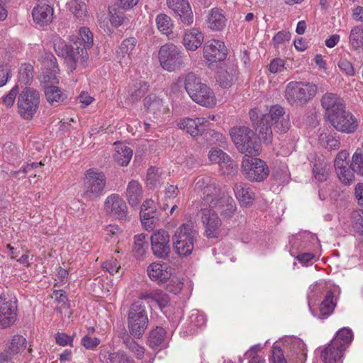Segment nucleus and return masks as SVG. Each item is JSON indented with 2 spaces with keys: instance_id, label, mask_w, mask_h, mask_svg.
<instances>
[{
  "instance_id": "obj_1",
  "label": "nucleus",
  "mask_w": 363,
  "mask_h": 363,
  "mask_svg": "<svg viewBox=\"0 0 363 363\" xmlns=\"http://www.w3.org/2000/svg\"><path fill=\"white\" fill-rule=\"evenodd\" d=\"M194 190L202 193V198L208 207L201 209V221L203 234L208 239H217L224 235L223 223L215 209L224 218H231L236 211L234 199L221 189L215 178L208 176L198 177Z\"/></svg>"
},
{
  "instance_id": "obj_2",
  "label": "nucleus",
  "mask_w": 363,
  "mask_h": 363,
  "mask_svg": "<svg viewBox=\"0 0 363 363\" xmlns=\"http://www.w3.org/2000/svg\"><path fill=\"white\" fill-rule=\"evenodd\" d=\"M321 104L325 117L337 130L352 133L357 130V120L352 113L346 111L342 99L335 94L326 93L321 99Z\"/></svg>"
},
{
  "instance_id": "obj_3",
  "label": "nucleus",
  "mask_w": 363,
  "mask_h": 363,
  "mask_svg": "<svg viewBox=\"0 0 363 363\" xmlns=\"http://www.w3.org/2000/svg\"><path fill=\"white\" fill-rule=\"evenodd\" d=\"M184 84L187 94L196 104L206 108L216 105L217 99L213 91L193 72L186 74Z\"/></svg>"
},
{
  "instance_id": "obj_4",
  "label": "nucleus",
  "mask_w": 363,
  "mask_h": 363,
  "mask_svg": "<svg viewBox=\"0 0 363 363\" xmlns=\"http://www.w3.org/2000/svg\"><path fill=\"white\" fill-rule=\"evenodd\" d=\"M199 232L192 222L184 223L175 231L172 242L175 252L180 256L191 254Z\"/></svg>"
},
{
  "instance_id": "obj_5",
  "label": "nucleus",
  "mask_w": 363,
  "mask_h": 363,
  "mask_svg": "<svg viewBox=\"0 0 363 363\" xmlns=\"http://www.w3.org/2000/svg\"><path fill=\"white\" fill-rule=\"evenodd\" d=\"M317 90L313 83L294 81L286 85L285 98L292 106H303L315 97Z\"/></svg>"
},
{
  "instance_id": "obj_6",
  "label": "nucleus",
  "mask_w": 363,
  "mask_h": 363,
  "mask_svg": "<svg viewBox=\"0 0 363 363\" xmlns=\"http://www.w3.org/2000/svg\"><path fill=\"white\" fill-rule=\"evenodd\" d=\"M230 135L238 150L243 153L258 155L259 145L255 133L247 126H235L230 130Z\"/></svg>"
},
{
  "instance_id": "obj_7",
  "label": "nucleus",
  "mask_w": 363,
  "mask_h": 363,
  "mask_svg": "<svg viewBox=\"0 0 363 363\" xmlns=\"http://www.w3.org/2000/svg\"><path fill=\"white\" fill-rule=\"evenodd\" d=\"M40 104V94L38 91L26 87L17 98L18 113L24 120H31L37 113Z\"/></svg>"
},
{
  "instance_id": "obj_8",
  "label": "nucleus",
  "mask_w": 363,
  "mask_h": 363,
  "mask_svg": "<svg viewBox=\"0 0 363 363\" xmlns=\"http://www.w3.org/2000/svg\"><path fill=\"white\" fill-rule=\"evenodd\" d=\"M148 325L147 314L145 305L137 301L133 303L128 314V328L132 336L139 338L145 333Z\"/></svg>"
},
{
  "instance_id": "obj_9",
  "label": "nucleus",
  "mask_w": 363,
  "mask_h": 363,
  "mask_svg": "<svg viewBox=\"0 0 363 363\" xmlns=\"http://www.w3.org/2000/svg\"><path fill=\"white\" fill-rule=\"evenodd\" d=\"M158 59L161 67L169 72L175 71L184 65L182 48L170 43L160 47Z\"/></svg>"
},
{
  "instance_id": "obj_10",
  "label": "nucleus",
  "mask_w": 363,
  "mask_h": 363,
  "mask_svg": "<svg viewBox=\"0 0 363 363\" xmlns=\"http://www.w3.org/2000/svg\"><path fill=\"white\" fill-rule=\"evenodd\" d=\"M105 184L106 179L102 172L89 169L85 173L82 197L87 201H92L99 197L105 187Z\"/></svg>"
},
{
  "instance_id": "obj_11",
  "label": "nucleus",
  "mask_w": 363,
  "mask_h": 363,
  "mask_svg": "<svg viewBox=\"0 0 363 363\" xmlns=\"http://www.w3.org/2000/svg\"><path fill=\"white\" fill-rule=\"evenodd\" d=\"M325 288V283L320 282L316 284L315 285L311 286L309 289V293L308 295V306L311 313L321 319H325L328 316H330L334 311V309L336 306V302L334 301L333 293L331 291H328L326 293V295L321 302L319 306V313H315L312 309L311 303L313 299L315 298V295L320 293L322 290Z\"/></svg>"
},
{
  "instance_id": "obj_12",
  "label": "nucleus",
  "mask_w": 363,
  "mask_h": 363,
  "mask_svg": "<svg viewBox=\"0 0 363 363\" xmlns=\"http://www.w3.org/2000/svg\"><path fill=\"white\" fill-rule=\"evenodd\" d=\"M284 116H289L284 108L280 106H272L268 113L262 115L257 123V131L259 139L269 144L272 140V129L271 123L281 119Z\"/></svg>"
},
{
  "instance_id": "obj_13",
  "label": "nucleus",
  "mask_w": 363,
  "mask_h": 363,
  "mask_svg": "<svg viewBox=\"0 0 363 363\" xmlns=\"http://www.w3.org/2000/svg\"><path fill=\"white\" fill-rule=\"evenodd\" d=\"M18 301L16 297L3 293L0 295V328L12 326L17 320Z\"/></svg>"
},
{
  "instance_id": "obj_14",
  "label": "nucleus",
  "mask_w": 363,
  "mask_h": 363,
  "mask_svg": "<svg viewBox=\"0 0 363 363\" xmlns=\"http://www.w3.org/2000/svg\"><path fill=\"white\" fill-rule=\"evenodd\" d=\"M241 168L245 177L252 182H262L269 173L268 166L263 160L247 155L243 157Z\"/></svg>"
},
{
  "instance_id": "obj_15",
  "label": "nucleus",
  "mask_w": 363,
  "mask_h": 363,
  "mask_svg": "<svg viewBox=\"0 0 363 363\" xmlns=\"http://www.w3.org/2000/svg\"><path fill=\"white\" fill-rule=\"evenodd\" d=\"M203 57L212 65L225 60L228 50L225 43L218 39H211L205 43L203 48Z\"/></svg>"
},
{
  "instance_id": "obj_16",
  "label": "nucleus",
  "mask_w": 363,
  "mask_h": 363,
  "mask_svg": "<svg viewBox=\"0 0 363 363\" xmlns=\"http://www.w3.org/2000/svg\"><path fill=\"white\" fill-rule=\"evenodd\" d=\"M208 158L211 162L219 165V169L222 174L234 176L237 173L236 164L230 156L222 150L212 149L208 153Z\"/></svg>"
},
{
  "instance_id": "obj_17",
  "label": "nucleus",
  "mask_w": 363,
  "mask_h": 363,
  "mask_svg": "<svg viewBox=\"0 0 363 363\" xmlns=\"http://www.w3.org/2000/svg\"><path fill=\"white\" fill-rule=\"evenodd\" d=\"M349 157V152L347 150H341L337 155L334 166L336 174L339 179L345 184H350L354 179V172L348 166L347 159Z\"/></svg>"
},
{
  "instance_id": "obj_18",
  "label": "nucleus",
  "mask_w": 363,
  "mask_h": 363,
  "mask_svg": "<svg viewBox=\"0 0 363 363\" xmlns=\"http://www.w3.org/2000/svg\"><path fill=\"white\" fill-rule=\"evenodd\" d=\"M167 7L171 9L184 26H191L194 22V14L188 0H166Z\"/></svg>"
},
{
  "instance_id": "obj_19",
  "label": "nucleus",
  "mask_w": 363,
  "mask_h": 363,
  "mask_svg": "<svg viewBox=\"0 0 363 363\" xmlns=\"http://www.w3.org/2000/svg\"><path fill=\"white\" fill-rule=\"evenodd\" d=\"M151 247L153 254L160 258L165 257L170 252L169 235L164 230H159L151 236Z\"/></svg>"
},
{
  "instance_id": "obj_20",
  "label": "nucleus",
  "mask_w": 363,
  "mask_h": 363,
  "mask_svg": "<svg viewBox=\"0 0 363 363\" xmlns=\"http://www.w3.org/2000/svg\"><path fill=\"white\" fill-rule=\"evenodd\" d=\"M105 212L119 219L127 216V206L123 199L116 194L108 196L104 203Z\"/></svg>"
},
{
  "instance_id": "obj_21",
  "label": "nucleus",
  "mask_w": 363,
  "mask_h": 363,
  "mask_svg": "<svg viewBox=\"0 0 363 363\" xmlns=\"http://www.w3.org/2000/svg\"><path fill=\"white\" fill-rule=\"evenodd\" d=\"M54 9L46 0H40L32 11L34 22L40 26L48 25L52 22Z\"/></svg>"
},
{
  "instance_id": "obj_22",
  "label": "nucleus",
  "mask_w": 363,
  "mask_h": 363,
  "mask_svg": "<svg viewBox=\"0 0 363 363\" xmlns=\"http://www.w3.org/2000/svg\"><path fill=\"white\" fill-rule=\"evenodd\" d=\"M227 21L223 10L215 7L208 11L205 22L208 29L213 32H218L222 31L225 28Z\"/></svg>"
},
{
  "instance_id": "obj_23",
  "label": "nucleus",
  "mask_w": 363,
  "mask_h": 363,
  "mask_svg": "<svg viewBox=\"0 0 363 363\" xmlns=\"http://www.w3.org/2000/svg\"><path fill=\"white\" fill-rule=\"evenodd\" d=\"M147 272L150 279L158 284L167 282L172 275V269L167 264L159 262H153L150 264Z\"/></svg>"
},
{
  "instance_id": "obj_24",
  "label": "nucleus",
  "mask_w": 363,
  "mask_h": 363,
  "mask_svg": "<svg viewBox=\"0 0 363 363\" xmlns=\"http://www.w3.org/2000/svg\"><path fill=\"white\" fill-rule=\"evenodd\" d=\"M136 44L137 40L135 38L125 39L121 43L116 51V58L121 66L131 63L133 51Z\"/></svg>"
},
{
  "instance_id": "obj_25",
  "label": "nucleus",
  "mask_w": 363,
  "mask_h": 363,
  "mask_svg": "<svg viewBox=\"0 0 363 363\" xmlns=\"http://www.w3.org/2000/svg\"><path fill=\"white\" fill-rule=\"evenodd\" d=\"M207 120L205 118H184L179 123L178 127L180 129L186 130L191 136L199 135L206 126Z\"/></svg>"
},
{
  "instance_id": "obj_26",
  "label": "nucleus",
  "mask_w": 363,
  "mask_h": 363,
  "mask_svg": "<svg viewBox=\"0 0 363 363\" xmlns=\"http://www.w3.org/2000/svg\"><path fill=\"white\" fill-rule=\"evenodd\" d=\"M203 33L196 28L185 30L183 38V44L188 50L194 51L203 43Z\"/></svg>"
},
{
  "instance_id": "obj_27",
  "label": "nucleus",
  "mask_w": 363,
  "mask_h": 363,
  "mask_svg": "<svg viewBox=\"0 0 363 363\" xmlns=\"http://www.w3.org/2000/svg\"><path fill=\"white\" fill-rule=\"evenodd\" d=\"M45 70L42 74V80L45 83H55L57 82V74L59 72L56 58L52 55H48L43 61Z\"/></svg>"
},
{
  "instance_id": "obj_28",
  "label": "nucleus",
  "mask_w": 363,
  "mask_h": 363,
  "mask_svg": "<svg viewBox=\"0 0 363 363\" xmlns=\"http://www.w3.org/2000/svg\"><path fill=\"white\" fill-rule=\"evenodd\" d=\"M233 190L237 199L241 205L250 206L255 200V193L250 186L242 182L235 184Z\"/></svg>"
},
{
  "instance_id": "obj_29",
  "label": "nucleus",
  "mask_w": 363,
  "mask_h": 363,
  "mask_svg": "<svg viewBox=\"0 0 363 363\" xmlns=\"http://www.w3.org/2000/svg\"><path fill=\"white\" fill-rule=\"evenodd\" d=\"M343 349L335 341L331 340L328 345L321 351L320 358L325 363H335L342 356Z\"/></svg>"
},
{
  "instance_id": "obj_30",
  "label": "nucleus",
  "mask_w": 363,
  "mask_h": 363,
  "mask_svg": "<svg viewBox=\"0 0 363 363\" xmlns=\"http://www.w3.org/2000/svg\"><path fill=\"white\" fill-rule=\"evenodd\" d=\"M125 194L130 206H138L143 199V191L141 184L136 180H131L128 184Z\"/></svg>"
},
{
  "instance_id": "obj_31",
  "label": "nucleus",
  "mask_w": 363,
  "mask_h": 363,
  "mask_svg": "<svg viewBox=\"0 0 363 363\" xmlns=\"http://www.w3.org/2000/svg\"><path fill=\"white\" fill-rule=\"evenodd\" d=\"M26 347V340L20 335H13L10 341L7 350L5 351L6 357L4 360L11 359L15 355L23 352Z\"/></svg>"
},
{
  "instance_id": "obj_32",
  "label": "nucleus",
  "mask_w": 363,
  "mask_h": 363,
  "mask_svg": "<svg viewBox=\"0 0 363 363\" xmlns=\"http://www.w3.org/2000/svg\"><path fill=\"white\" fill-rule=\"evenodd\" d=\"M115 153L113 158L115 161L121 166H127L133 156V150L125 144L118 143H115Z\"/></svg>"
},
{
  "instance_id": "obj_33",
  "label": "nucleus",
  "mask_w": 363,
  "mask_h": 363,
  "mask_svg": "<svg viewBox=\"0 0 363 363\" xmlns=\"http://www.w3.org/2000/svg\"><path fill=\"white\" fill-rule=\"evenodd\" d=\"M318 143L328 150H337L340 146V142L336 138V133L328 129H324L320 133Z\"/></svg>"
},
{
  "instance_id": "obj_34",
  "label": "nucleus",
  "mask_w": 363,
  "mask_h": 363,
  "mask_svg": "<svg viewBox=\"0 0 363 363\" xmlns=\"http://www.w3.org/2000/svg\"><path fill=\"white\" fill-rule=\"evenodd\" d=\"M45 95L48 102L53 106H57L67 99V94L59 87L55 86H48L45 89Z\"/></svg>"
},
{
  "instance_id": "obj_35",
  "label": "nucleus",
  "mask_w": 363,
  "mask_h": 363,
  "mask_svg": "<svg viewBox=\"0 0 363 363\" xmlns=\"http://www.w3.org/2000/svg\"><path fill=\"white\" fill-rule=\"evenodd\" d=\"M238 74L236 66H231L225 69H220L218 72L217 82L223 88L230 86Z\"/></svg>"
},
{
  "instance_id": "obj_36",
  "label": "nucleus",
  "mask_w": 363,
  "mask_h": 363,
  "mask_svg": "<svg viewBox=\"0 0 363 363\" xmlns=\"http://www.w3.org/2000/svg\"><path fill=\"white\" fill-rule=\"evenodd\" d=\"M53 47L58 56L72 61L75 60L73 57L72 49L60 37L55 36L53 38Z\"/></svg>"
},
{
  "instance_id": "obj_37",
  "label": "nucleus",
  "mask_w": 363,
  "mask_h": 363,
  "mask_svg": "<svg viewBox=\"0 0 363 363\" xmlns=\"http://www.w3.org/2000/svg\"><path fill=\"white\" fill-rule=\"evenodd\" d=\"M348 38L349 45L352 50H363V26H357L352 28Z\"/></svg>"
},
{
  "instance_id": "obj_38",
  "label": "nucleus",
  "mask_w": 363,
  "mask_h": 363,
  "mask_svg": "<svg viewBox=\"0 0 363 363\" xmlns=\"http://www.w3.org/2000/svg\"><path fill=\"white\" fill-rule=\"evenodd\" d=\"M69 11L79 20H84L87 16V8L82 0H70L67 4Z\"/></svg>"
},
{
  "instance_id": "obj_39",
  "label": "nucleus",
  "mask_w": 363,
  "mask_h": 363,
  "mask_svg": "<svg viewBox=\"0 0 363 363\" xmlns=\"http://www.w3.org/2000/svg\"><path fill=\"white\" fill-rule=\"evenodd\" d=\"M106 363H133V360L122 350L101 354Z\"/></svg>"
},
{
  "instance_id": "obj_40",
  "label": "nucleus",
  "mask_w": 363,
  "mask_h": 363,
  "mask_svg": "<svg viewBox=\"0 0 363 363\" xmlns=\"http://www.w3.org/2000/svg\"><path fill=\"white\" fill-rule=\"evenodd\" d=\"M330 172V165L325 160L315 162L313 168V174L316 180L323 182L327 180Z\"/></svg>"
},
{
  "instance_id": "obj_41",
  "label": "nucleus",
  "mask_w": 363,
  "mask_h": 363,
  "mask_svg": "<svg viewBox=\"0 0 363 363\" xmlns=\"http://www.w3.org/2000/svg\"><path fill=\"white\" fill-rule=\"evenodd\" d=\"M145 107L151 113L157 114L160 112H164L162 101L155 94H150L144 100Z\"/></svg>"
},
{
  "instance_id": "obj_42",
  "label": "nucleus",
  "mask_w": 363,
  "mask_h": 363,
  "mask_svg": "<svg viewBox=\"0 0 363 363\" xmlns=\"http://www.w3.org/2000/svg\"><path fill=\"white\" fill-rule=\"evenodd\" d=\"M157 29L162 33L169 35L172 33L173 21L172 18L164 13H160L156 17Z\"/></svg>"
},
{
  "instance_id": "obj_43",
  "label": "nucleus",
  "mask_w": 363,
  "mask_h": 363,
  "mask_svg": "<svg viewBox=\"0 0 363 363\" xmlns=\"http://www.w3.org/2000/svg\"><path fill=\"white\" fill-rule=\"evenodd\" d=\"M352 331L349 328H344L337 331L336 336L332 340L335 341L338 345L345 350L352 342Z\"/></svg>"
},
{
  "instance_id": "obj_44",
  "label": "nucleus",
  "mask_w": 363,
  "mask_h": 363,
  "mask_svg": "<svg viewBox=\"0 0 363 363\" xmlns=\"http://www.w3.org/2000/svg\"><path fill=\"white\" fill-rule=\"evenodd\" d=\"M189 327L190 333L194 334L196 330L203 325L206 322V318L204 314L198 311H192L189 315Z\"/></svg>"
},
{
  "instance_id": "obj_45",
  "label": "nucleus",
  "mask_w": 363,
  "mask_h": 363,
  "mask_svg": "<svg viewBox=\"0 0 363 363\" xmlns=\"http://www.w3.org/2000/svg\"><path fill=\"white\" fill-rule=\"evenodd\" d=\"M156 216V203L152 199H147L142 205L140 219L150 220Z\"/></svg>"
},
{
  "instance_id": "obj_46",
  "label": "nucleus",
  "mask_w": 363,
  "mask_h": 363,
  "mask_svg": "<svg viewBox=\"0 0 363 363\" xmlns=\"http://www.w3.org/2000/svg\"><path fill=\"white\" fill-rule=\"evenodd\" d=\"M146 90V83H140L138 85L135 86L134 89H131L128 91V96L125 99V103L130 105L138 101L145 94Z\"/></svg>"
},
{
  "instance_id": "obj_47",
  "label": "nucleus",
  "mask_w": 363,
  "mask_h": 363,
  "mask_svg": "<svg viewBox=\"0 0 363 363\" xmlns=\"http://www.w3.org/2000/svg\"><path fill=\"white\" fill-rule=\"evenodd\" d=\"M165 336V330L160 327H157L155 330H152L149 335V345L152 348L161 346L164 342Z\"/></svg>"
},
{
  "instance_id": "obj_48",
  "label": "nucleus",
  "mask_w": 363,
  "mask_h": 363,
  "mask_svg": "<svg viewBox=\"0 0 363 363\" xmlns=\"http://www.w3.org/2000/svg\"><path fill=\"white\" fill-rule=\"evenodd\" d=\"M123 343L126 347L132 352L138 359H142L145 354V348L138 345L128 335H125L123 338Z\"/></svg>"
},
{
  "instance_id": "obj_49",
  "label": "nucleus",
  "mask_w": 363,
  "mask_h": 363,
  "mask_svg": "<svg viewBox=\"0 0 363 363\" xmlns=\"http://www.w3.org/2000/svg\"><path fill=\"white\" fill-rule=\"evenodd\" d=\"M351 168L358 175L363 177V152L357 148L352 157Z\"/></svg>"
},
{
  "instance_id": "obj_50",
  "label": "nucleus",
  "mask_w": 363,
  "mask_h": 363,
  "mask_svg": "<svg viewBox=\"0 0 363 363\" xmlns=\"http://www.w3.org/2000/svg\"><path fill=\"white\" fill-rule=\"evenodd\" d=\"M109 21L111 24L114 27L126 23L129 19L125 16L124 13L117 9H109Z\"/></svg>"
},
{
  "instance_id": "obj_51",
  "label": "nucleus",
  "mask_w": 363,
  "mask_h": 363,
  "mask_svg": "<svg viewBox=\"0 0 363 363\" xmlns=\"http://www.w3.org/2000/svg\"><path fill=\"white\" fill-rule=\"evenodd\" d=\"M134 252L137 257H141L146 252L148 247L145 240V235L143 233L136 235L134 237Z\"/></svg>"
},
{
  "instance_id": "obj_52",
  "label": "nucleus",
  "mask_w": 363,
  "mask_h": 363,
  "mask_svg": "<svg viewBox=\"0 0 363 363\" xmlns=\"http://www.w3.org/2000/svg\"><path fill=\"white\" fill-rule=\"evenodd\" d=\"M19 80L25 84H29L33 78V67L30 64H23L19 69Z\"/></svg>"
},
{
  "instance_id": "obj_53",
  "label": "nucleus",
  "mask_w": 363,
  "mask_h": 363,
  "mask_svg": "<svg viewBox=\"0 0 363 363\" xmlns=\"http://www.w3.org/2000/svg\"><path fill=\"white\" fill-rule=\"evenodd\" d=\"M161 175L159 169L150 167L147 172V184L150 188H155L160 183Z\"/></svg>"
},
{
  "instance_id": "obj_54",
  "label": "nucleus",
  "mask_w": 363,
  "mask_h": 363,
  "mask_svg": "<svg viewBox=\"0 0 363 363\" xmlns=\"http://www.w3.org/2000/svg\"><path fill=\"white\" fill-rule=\"evenodd\" d=\"M352 226L357 232L363 230V210L354 211L351 215Z\"/></svg>"
},
{
  "instance_id": "obj_55",
  "label": "nucleus",
  "mask_w": 363,
  "mask_h": 363,
  "mask_svg": "<svg viewBox=\"0 0 363 363\" xmlns=\"http://www.w3.org/2000/svg\"><path fill=\"white\" fill-rule=\"evenodd\" d=\"M290 119L289 116H284L273 123H271V126L274 127V129L280 133H286L290 128Z\"/></svg>"
},
{
  "instance_id": "obj_56",
  "label": "nucleus",
  "mask_w": 363,
  "mask_h": 363,
  "mask_svg": "<svg viewBox=\"0 0 363 363\" xmlns=\"http://www.w3.org/2000/svg\"><path fill=\"white\" fill-rule=\"evenodd\" d=\"M166 289L168 291L177 294L181 291L183 288V282L177 277H171L167 281Z\"/></svg>"
},
{
  "instance_id": "obj_57",
  "label": "nucleus",
  "mask_w": 363,
  "mask_h": 363,
  "mask_svg": "<svg viewBox=\"0 0 363 363\" xmlns=\"http://www.w3.org/2000/svg\"><path fill=\"white\" fill-rule=\"evenodd\" d=\"M79 34L84 48H90L93 44V35L90 30L86 27L81 28Z\"/></svg>"
},
{
  "instance_id": "obj_58",
  "label": "nucleus",
  "mask_w": 363,
  "mask_h": 363,
  "mask_svg": "<svg viewBox=\"0 0 363 363\" xmlns=\"http://www.w3.org/2000/svg\"><path fill=\"white\" fill-rule=\"evenodd\" d=\"M337 65L340 69L347 76L352 77L355 74L354 67L347 59L341 57L338 61Z\"/></svg>"
},
{
  "instance_id": "obj_59",
  "label": "nucleus",
  "mask_w": 363,
  "mask_h": 363,
  "mask_svg": "<svg viewBox=\"0 0 363 363\" xmlns=\"http://www.w3.org/2000/svg\"><path fill=\"white\" fill-rule=\"evenodd\" d=\"M106 235V239L108 241L116 242L118 241V235L121 233V230L118 225H109L105 228Z\"/></svg>"
},
{
  "instance_id": "obj_60",
  "label": "nucleus",
  "mask_w": 363,
  "mask_h": 363,
  "mask_svg": "<svg viewBox=\"0 0 363 363\" xmlns=\"http://www.w3.org/2000/svg\"><path fill=\"white\" fill-rule=\"evenodd\" d=\"M18 94V86L17 85H16L10 90V91L8 93V94L6 96L3 97V99H2L3 104L6 107H11L15 102V99H16Z\"/></svg>"
},
{
  "instance_id": "obj_61",
  "label": "nucleus",
  "mask_w": 363,
  "mask_h": 363,
  "mask_svg": "<svg viewBox=\"0 0 363 363\" xmlns=\"http://www.w3.org/2000/svg\"><path fill=\"white\" fill-rule=\"evenodd\" d=\"M81 343L86 349L94 350L99 345L100 340L97 337L86 335L82 337Z\"/></svg>"
},
{
  "instance_id": "obj_62",
  "label": "nucleus",
  "mask_w": 363,
  "mask_h": 363,
  "mask_svg": "<svg viewBox=\"0 0 363 363\" xmlns=\"http://www.w3.org/2000/svg\"><path fill=\"white\" fill-rule=\"evenodd\" d=\"M259 346L255 345L246 352L245 355L250 358L249 363H264V360L257 354Z\"/></svg>"
},
{
  "instance_id": "obj_63",
  "label": "nucleus",
  "mask_w": 363,
  "mask_h": 363,
  "mask_svg": "<svg viewBox=\"0 0 363 363\" xmlns=\"http://www.w3.org/2000/svg\"><path fill=\"white\" fill-rule=\"evenodd\" d=\"M55 340L57 345L60 346L72 345L73 338L64 333H57L55 335Z\"/></svg>"
},
{
  "instance_id": "obj_64",
  "label": "nucleus",
  "mask_w": 363,
  "mask_h": 363,
  "mask_svg": "<svg viewBox=\"0 0 363 363\" xmlns=\"http://www.w3.org/2000/svg\"><path fill=\"white\" fill-rule=\"evenodd\" d=\"M103 267L112 275L117 274L121 267L117 259L113 258L104 262Z\"/></svg>"
}]
</instances>
